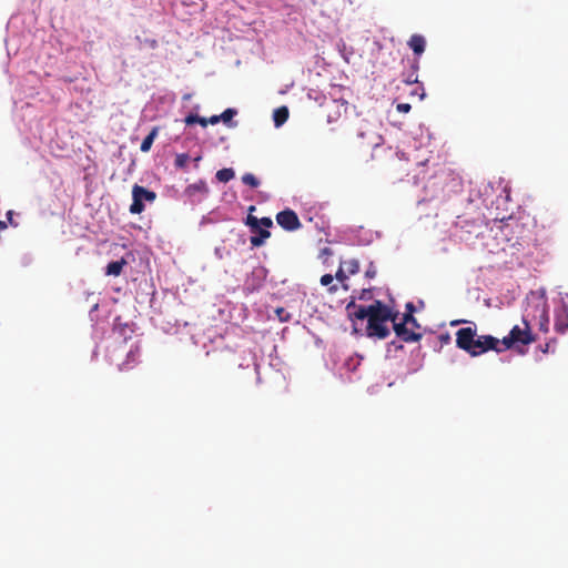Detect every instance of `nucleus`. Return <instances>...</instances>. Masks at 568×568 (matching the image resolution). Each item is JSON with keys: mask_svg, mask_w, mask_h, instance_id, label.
<instances>
[{"mask_svg": "<svg viewBox=\"0 0 568 568\" xmlns=\"http://www.w3.org/2000/svg\"><path fill=\"white\" fill-rule=\"evenodd\" d=\"M346 311L351 320H367L366 335L371 338L385 339L390 334L387 323L397 318V313L378 300L368 306L349 302Z\"/></svg>", "mask_w": 568, "mask_h": 568, "instance_id": "nucleus-1", "label": "nucleus"}, {"mask_svg": "<svg viewBox=\"0 0 568 568\" xmlns=\"http://www.w3.org/2000/svg\"><path fill=\"white\" fill-rule=\"evenodd\" d=\"M456 346L470 356H479L488 351L501 352L500 341L491 335H478L476 327H463L456 332Z\"/></svg>", "mask_w": 568, "mask_h": 568, "instance_id": "nucleus-2", "label": "nucleus"}, {"mask_svg": "<svg viewBox=\"0 0 568 568\" xmlns=\"http://www.w3.org/2000/svg\"><path fill=\"white\" fill-rule=\"evenodd\" d=\"M523 327L515 325L507 336H505L503 339H499L501 352L513 348L518 344L528 345L536 341L534 334L531 333L530 325L525 318L523 320Z\"/></svg>", "mask_w": 568, "mask_h": 568, "instance_id": "nucleus-3", "label": "nucleus"}, {"mask_svg": "<svg viewBox=\"0 0 568 568\" xmlns=\"http://www.w3.org/2000/svg\"><path fill=\"white\" fill-rule=\"evenodd\" d=\"M156 197L153 191H149L145 187L135 184L132 189V204L130 205V212L132 214H140L144 210L143 201L152 202Z\"/></svg>", "mask_w": 568, "mask_h": 568, "instance_id": "nucleus-4", "label": "nucleus"}, {"mask_svg": "<svg viewBox=\"0 0 568 568\" xmlns=\"http://www.w3.org/2000/svg\"><path fill=\"white\" fill-rule=\"evenodd\" d=\"M276 222L281 227L290 232L296 231L302 226L297 214L290 209L278 212L276 214Z\"/></svg>", "mask_w": 568, "mask_h": 568, "instance_id": "nucleus-5", "label": "nucleus"}, {"mask_svg": "<svg viewBox=\"0 0 568 568\" xmlns=\"http://www.w3.org/2000/svg\"><path fill=\"white\" fill-rule=\"evenodd\" d=\"M393 328L397 337L405 343L418 342L422 338V333L414 331L403 322H393Z\"/></svg>", "mask_w": 568, "mask_h": 568, "instance_id": "nucleus-6", "label": "nucleus"}, {"mask_svg": "<svg viewBox=\"0 0 568 568\" xmlns=\"http://www.w3.org/2000/svg\"><path fill=\"white\" fill-rule=\"evenodd\" d=\"M124 353V359L116 363L119 372H129L133 369L140 362V347L138 345L130 347V349Z\"/></svg>", "mask_w": 568, "mask_h": 568, "instance_id": "nucleus-7", "label": "nucleus"}, {"mask_svg": "<svg viewBox=\"0 0 568 568\" xmlns=\"http://www.w3.org/2000/svg\"><path fill=\"white\" fill-rule=\"evenodd\" d=\"M555 329L556 332L564 334L568 329V310L561 307L555 312Z\"/></svg>", "mask_w": 568, "mask_h": 568, "instance_id": "nucleus-8", "label": "nucleus"}, {"mask_svg": "<svg viewBox=\"0 0 568 568\" xmlns=\"http://www.w3.org/2000/svg\"><path fill=\"white\" fill-rule=\"evenodd\" d=\"M185 195L189 197H194L196 194H201L202 196L207 195L209 187L204 180H199L195 183H192L185 187Z\"/></svg>", "mask_w": 568, "mask_h": 568, "instance_id": "nucleus-9", "label": "nucleus"}, {"mask_svg": "<svg viewBox=\"0 0 568 568\" xmlns=\"http://www.w3.org/2000/svg\"><path fill=\"white\" fill-rule=\"evenodd\" d=\"M408 47L416 55H420L425 51L426 41L420 34H413L408 40Z\"/></svg>", "mask_w": 568, "mask_h": 568, "instance_id": "nucleus-10", "label": "nucleus"}, {"mask_svg": "<svg viewBox=\"0 0 568 568\" xmlns=\"http://www.w3.org/2000/svg\"><path fill=\"white\" fill-rule=\"evenodd\" d=\"M126 264L125 260L121 258L119 261L110 262L106 265L105 274L112 276H119L123 270V266Z\"/></svg>", "mask_w": 568, "mask_h": 568, "instance_id": "nucleus-11", "label": "nucleus"}, {"mask_svg": "<svg viewBox=\"0 0 568 568\" xmlns=\"http://www.w3.org/2000/svg\"><path fill=\"white\" fill-rule=\"evenodd\" d=\"M288 119V109L286 106L277 108L274 111L273 120L276 126H281Z\"/></svg>", "mask_w": 568, "mask_h": 568, "instance_id": "nucleus-12", "label": "nucleus"}, {"mask_svg": "<svg viewBox=\"0 0 568 568\" xmlns=\"http://www.w3.org/2000/svg\"><path fill=\"white\" fill-rule=\"evenodd\" d=\"M407 308L409 310V312L404 314L402 322L405 323L407 326L412 327L414 331L418 329L420 326L417 323V320L412 314V312L414 311L413 304L408 303Z\"/></svg>", "mask_w": 568, "mask_h": 568, "instance_id": "nucleus-13", "label": "nucleus"}, {"mask_svg": "<svg viewBox=\"0 0 568 568\" xmlns=\"http://www.w3.org/2000/svg\"><path fill=\"white\" fill-rule=\"evenodd\" d=\"M156 135H158V128H153L151 130V132L143 139L140 150L144 153L149 152L151 150V146H152Z\"/></svg>", "mask_w": 568, "mask_h": 568, "instance_id": "nucleus-14", "label": "nucleus"}, {"mask_svg": "<svg viewBox=\"0 0 568 568\" xmlns=\"http://www.w3.org/2000/svg\"><path fill=\"white\" fill-rule=\"evenodd\" d=\"M341 266L351 275L356 274L359 271V263L355 258L342 262Z\"/></svg>", "mask_w": 568, "mask_h": 568, "instance_id": "nucleus-15", "label": "nucleus"}, {"mask_svg": "<svg viewBox=\"0 0 568 568\" xmlns=\"http://www.w3.org/2000/svg\"><path fill=\"white\" fill-rule=\"evenodd\" d=\"M234 175H235V173H234L233 169L225 168V169L219 170L216 172L215 176L220 182L226 183V182L231 181L234 178Z\"/></svg>", "mask_w": 568, "mask_h": 568, "instance_id": "nucleus-16", "label": "nucleus"}, {"mask_svg": "<svg viewBox=\"0 0 568 568\" xmlns=\"http://www.w3.org/2000/svg\"><path fill=\"white\" fill-rule=\"evenodd\" d=\"M237 113L235 109H226L224 112L220 114L221 121H223L229 126H234L235 123L232 122L233 116Z\"/></svg>", "mask_w": 568, "mask_h": 568, "instance_id": "nucleus-17", "label": "nucleus"}, {"mask_svg": "<svg viewBox=\"0 0 568 568\" xmlns=\"http://www.w3.org/2000/svg\"><path fill=\"white\" fill-rule=\"evenodd\" d=\"M189 160L190 156L187 153H179L175 155L174 166L179 170H184L186 168Z\"/></svg>", "mask_w": 568, "mask_h": 568, "instance_id": "nucleus-18", "label": "nucleus"}, {"mask_svg": "<svg viewBox=\"0 0 568 568\" xmlns=\"http://www.w3.org/2000/svg\"><path fill=\"white\" fill-rule=\"evenodd\" d=\"M185 123L187 125H191V124H194V123H199L200 125H202L203 128H205L207 125V120L205 118H202L197 114H189L186 118H185Z\"/></svg>", "mask_w": 568, "mask_h": 568, "instance_id": "nucleus-19", "label": "nucleus"}, {"mask_svg": "<svg viewBox=\"0 0 568 568\" xmlns=\"http://www.w3.org/2000/svg\"><path fill=\"white\" fill-rule=\"evenodd\" d=\"M242 182L251 187H257L260 185V181L252 173H245L242 176Z\"/></svg>", "mask_w": 568, "mask_h": 568, "instance_id": "nucleus-20", "label": "nucleus"}, {"mask_svg": "<svg viewBox=\"0 0 568 568\" xmlns=\"http://www.w3.org/2000/svg\"><path fill=\"white\" fill-rule=\"evenodd\" d=\"M246 224L251 227L252 232H255L256 229H258V219L256 216H253L251 214L246 217Z\"/></svg>", "mask_w": 568, "mask_h": 568, "instance_id": "nucleus-21", "label": "nucleus"}, {"mask_svg": "<svg viewBox=\"0 0 568 568\" xmlns=\"http://www.w3.org/2000/svg\"><path fill=\"white\" fill-rule=\"evenodd\" d=\"M335 277L339 281V282H344L345 280L348 278L347 276V272L342 267L339 266V268L337 270L336 272V275Z\"/></svg>", "mask_w": 568, "mask_h": 568, "instance_id": "nucleus-22", "label": "nucleus"}, {"mask_svg": "<svg viewBox=\"0 0 568 568\" xmlns=\"http://www.w3.org/2000/svg\"><path fill=\"white\" fill-rule=\"evenodd\" d=\"M276 314H277L280 321H282V322H285L290 318V314L283 307H278L276 310Z\"/></svg>", "mask_w": 568, "mask_h": 568, "instance_id": "nucleus-23", "label": "nucleus"}, {"mask_svg": "<svg viewBox=\"0 0 568 568\" xmlns=\"http://www.w3.org/2000/svg\"><path fill=\"white\" fill-rule=\"evenodd\" d=\"M541 318L542 321L540 322V329L544 332H548V315L546 311L542 312Z\"/></svg>", "mask_w": 568, "mask_h": 568, "instance_id": "nucleus-24", "label": "nucleus"}, {"mask_svg": "<svg viewBox=\"0 0 568 568\" xmlns=\"http://www.w3.org/2000/svg\"><path fill=\"white\" fill-rule=\"evenodd\" d=\"M254 233H257V235L261 236L264 241L271 236L270 231L262 229L261 226H258Z\"/></svg>", "mask_w": 568, "mask_h": 568, "instance_id": "nucleus-25", "label": "nucleus"}, {"mask_svg": "<svg viewBox=\"0 0 568 568\" xmlns=\"http://www.w3.org/2000/svg\"><path fill=\"white\" fill-rule=\"evenodd\" d=\"M250 241H251L252 246H254V247H258V246L263 245V244H264V242H265V241H264L261 236H258V235L251 236V240H250Z\"/></svg>", "mask_w": 568, "mask_h": 568, "instance_id": "nucleus-26", "label": "nucleus"}, {"mask_svg": "<svg viewBox=\"0 0 568 568\" xmlns=\"http://www.w3.org/2000/svg\"><path fill=\"white\" fill-rule=\"evenodd\" d=\"M396 109L400 113H408L410 111L412 106L409 103H398Z\"/></svg>", "mask_w": 568, "mask_h": 568, "instance_id": "nucleus-27", "label": "nucleus"}, {"mask_svg": "<svg viewBox=\"0 0 568 568\" xmlns=\"http://www.w3.org/2000/svg\"><path fill=\"white\" fill-rule=\"evenodd\" d=\"M333 280H334V277L332 274H324L321 277V284L324 286H328L329 284H332Z\"/></svg>", "mask_w": 568, "mask_h": 568, "instance_id": "nucleus-28", "label": "nucleus"}, {"mask_svg": "<svg viewBox=\"0 0 568 568\" xmlns=\"http://www.w3.org/2000/svg\"><path fill=\"white\" fill-rule=\"evenodd\" d=\"M262 224L264 227H271L273 225V222L270 217H262L258 220V225Z\"/></svg>", "mask_w": 568, "mask_h": 568, "instance_id": "nucleus-29", "label": "nucleus"}, {"mask_svg": "<svg viewBox=\"0 0 568 568\" xmlns=\"http://www.w3.org/2000/svg\"><path fill=\"white\" fill-rule=\"evenodd\" d=\"M122 347V343H120V345L115 346L111 352H110V359L111 362H113L115 358V355H116V352L118 351H121ZM124 352V349H122V353Z\"/></svg>", "mask_w": 568, "mask_h": 568, "instance_id": "nucleus-30", "label": "nucleus"}, {"mask_svg": "<svg viewBox=\"0 0 568 568\" xmlns=\"http://www.w3.org/2000/svg\"><path fill=\"white\" fill-rule=\"evenodd\" d=\"M207 124H216L221 121L220 115H212L211 118L206 119Z\"/></svg>", "mask_w": 568, "mask_h": 568, "instance_id": "nucleus-31", "label": "nucleus"}, {"mask_svg": "<svg viewBox=\"0 0 568 568\" xmlns=\"http://www.w3.org/2000/svg\"><path fill=\"white\" fill-rule=\"evenodd\" d=\"M6 215L11 225H13V226L18 225L16 222H13V212L12 211H8Z\"/></svg>", "mask_w": 568, "mask_h": 568, "instance_id": "nucleus-32", "label": "nucleus"}, {"mask_svg": "<svg viewBox=\"0 0 568 568\" xmlns=\"http://www.w3.org/2000/svg\"><path fill=\"white\" fill-rule=\"evenodd\" d=\"M202 160V155H197L193 159V162H194V168L197 169L199 168V162Z\"/></svg>", "mask_w": 568, "mask_h": 568, "instance_id": "nucleus-33", "label": "nucleus"}, {"mask_svg": "<svg viewBox=\"0 0 568 568\" xmlns=\"http://www.w3.org/2000/svg\"><path fill=\"white\" fill-rule=\"evenodd\" d=\"M7 229V223L4 221H0V230Z\"/></svg>", "mask_w": 568, "mask_h": 568, "instance_id": "nucleus-34", "label": "nucleus"}, {"mask_svg": "<svg viewBox=\"0 0 568 568\" xmlns=\"http://www.w3.org/2000/svg\"><path fill=\"white\" fill-rule=\"evenodd\" d=\"M366 275H367L368 277H373V276L375 275V271H367V272H366Z\"/></svg>", "mask_w": 568, "mask_h": 568, "instance_id": "nucleus-35", "label": "nucleus"}, {"mask_svg": "<svg viewBox=\"0 0 568 568\" xmlns=\"http://www.w3.org/2000/svg\"><path fill=\"white\" fill-rule=\"evenodd\" d=\"M336 291H337V286L336 285L329 287V292L333 293V292H336Z\"/></svg>", "mask_w": 568, "mask_h": 568, "instance_id": "nucleus-36", "label": "nucleus"}]
</instances>
